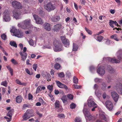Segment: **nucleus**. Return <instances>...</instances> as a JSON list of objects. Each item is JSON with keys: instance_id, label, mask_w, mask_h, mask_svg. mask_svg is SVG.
Masks as SVG:
<instances>
[{"instance_id": "393cba45", "label": "nucleus", "mask_w": 122, "mask_h": 122, "mask_svg": "<svg viewBox=\"0 0 122 122\" xmlns=\"http://www.w3.org/2000/svg\"><path fill=\"white\" fill-rule=\"evenodd\" d=\"M111 38L112 39H114L115 40L117 41H119L120 39L118 38V36L116 34H114L112 35L111 37Z\"/></svg>"}, {"instance_id": "052dcab7", "label": "nucleus", "mask_w": 122, "mask_h": 122, "mask_svg": "<svg viewBox=\"0 0 122 122\" xmlns=\"http://www.w3.org/2000/svg\"><path fill=\"white\" fill-rule=\"evenodd\" d=\"M30 29L29 30H27L26 31H25V33L26 34H30L31 32V29H32V28L30 29V28H29Z\"/></svg>"}, {"instance_id": "680f3d73", "label": "nucleus", "mask_w": 122, "mask_h": 122, "mask_svg": "<svg viewBox=\"0 0 122 122\" xmlns=\"http://www.w3.org/2000/svg\"><path fill=\"white\" fill-rule=\"evenodd\" d=\"M76 89H79L81 87V86L78 85H74Z\"/></svg>"}, {"instance_id": "9d476101", "label": "nucleus", "mask_w": 122, "mask_h": 122, "mask_svg": "<svg viewBox=\"0 0 122 122\" xmlns=\"http://www.w3.org/2000/svg\"><path fill=\"white\" fill-rule=\"evenodd\" d=\"M61 38L64 46L66 47H68L70 44L69 40L63 36H61Z\"/></svg>"}, {"instance_id": "4d7b16f0", "label": "nucleus", "mask_w": 122, "mask_h": 122, "mask_svg": "<svg viewBox=\"0 0 122 122\" xmlns=\"http://www.w3.org/2000/svg\"><path fill=\"white\" fill-rule=\"evenodd\" d=\"M95 93L96 95L98 97H99L101 95V94L98 92L97 91H95Z\"/></svg>"}, {"instance_id": "f8f14e48", "label": "nucleus", "mask_w": 122, "mask_h": 122, "mask_svg": "<svg viewBox=\"0 0 122 122\" xmlns=\"http://www.w3.org/2000/svg\"><path fill=\"white\" fill-rule=\"evenodd\" d=\"M13 16L16 19L21 18V13L19 11L14 10L13 12Z\"/></svg>"}, {"instance_id": "4be33fe9", "label": "nucleus", "mask_w": 122, "mask_h": 122, "mask_svg": "<svg viewBox=\"0 0 122 122\" xmlns=\"http://www.w3.org/2000/svg\"><path fill=\"white\" fill-rule=\"evenodd\" d=\"M107 70L108 72L111 73H113L115 72V70L109 65L107 66Z\"/></svg>"}, {"instance_id": "13d9d810", "label": "nucleus", "mask_w": 122, "mask_h": 122, "mask_svg": "<svg viewBox=\"0 0 122 122\" xmlns=\"http://www.w3.org/2000/svg\"><path fill=\"white\" fill-rule=\"evenodd\" d=\"M75 122H81V119L80 118L76 117L75 119Z\"/></svg>"}, {"instance_id": "2f4dec72", "label": "nucleus", "mask_w": 122, "mask_h": 122, "mask_svg": "<svg viewBox=\"0 0 122 122\" xmlns=\"http://www.w3.org/2000/svg\"><path fill=\"white\" fill-rule=\"evenodd\" d=\"M78 48V46L74 43L73 44V51H76Z\"/></svg>"}, {"instance_id": "338daca9", "label": "nucleus", "mask_w": 122, "mask_h": 122, "mask_svg": "<svg viewBox=\"0 0 122 122\" xmlns=\"http://www.w3.org/2000/svg\"><path fill=\"white\" fill-rule=\"evenodd\" d=\"M107 95L105 93H104L103 94V97L104 99H105L106 98Z\"/></svg>"}, {"instance_id": "6e6d98bb", "label": "nucleus", "mask_w": 122, "mask_h": 122, "mask_svg": "<svg viewBox=\"0 0 122 122\" xmlns=\"http://www.w3.org/2000/svg\"><path fill=\"white\" fill-rule=\"evenodd\" d=\"M4 118L6 119V120L8 122H10L11 120V118L9 117V118L6 116H5Z\"/></svg>"}, {"instance_id": "aec40b11", "label": "nucleus", "mask_w": 122, "mask_h": 122, "mask_svg": "<svg viewBox=\"0 0 122 122\" xmlns=\"http://www.w3.org/2000/svg\"><path fill=\"white\" fill-rule=\"evenodd\" d=\"M61 25L60 24H57L55 25L53 28V30L54 31H58L61 27Z\"/></svg>"}, {"instance_id": "09e8293b", "label": "nucleus", "mask_w": 122, "mask_h": 122, "mask_svg": "<svg viewBox=\"0 0 122 122\" xmlns=\"http://www.w3.org/2000/svg\"><path fill=\"white\" fill-rule=\"evenodd\" d=\"M85 29L86 31L88 33L90 34L91 35L92 34V32L91 31L89 30L86 27H85Z\"/></svg>"}, {"instance_id": "473e14b6", "label": "nucleus", "mask_w": 122, "mask_h": 122, "mask_svg": "<svg viewBox=\"0 0 122 122\" xmlns=\"http://www.w3.org/2000/svg\"><path fill=\"white\" fill-rule=\"evenodd\" d=\"M28 42L30 45L32 46H34V44L33 42V41L32 39H30L28 41Z\"/></svg>"}, {"instance_id": "37998d69", "label": "nucleus", "mask_w": 122, "mask_h": 122, "mask_svg": "<svg viewBox=\"0 0 122 122\" xmlns=\"http://www.w3.org/2000/svg\"><path fill=\"white\" fill-rule=\"evenodd\" d=\"M102 86L101 87L102 89L103 90H105L106 86L105 83L104 82L102 83Z\"/></svg>"}, {"instance_id": "de8ad7c7", "label": "nucleus", "mask_w": 122, "mask_h": 122, "mask_svg": "<svg viewBox=\"0 0 122 122\" xmlns=\"http://www.w3.org/2000/svg\"><path fill=\"white\" fill-rule=\"evenodd\" d=\"M76 106V105L74 103H72L70 105V107L71 109H73L75 108Z\"/></svg>"}, {"instance_id": "20e7f679", "label": "nucleus", "mask_w": 122, "mask_h": 122, "mask_svg": "<svg viewBox=\"0 0 122 122\" xmlns=\"http://www.w3.org/2000/svg\"><path fill=\"white\" fill-rule=\"evenodd\" d=\"M53 44L55 46V47L54 48V50L55 51H59L62 50V45L59 43V42L57 40H55L54 41Z\"/></svg>"}, {"instance_id": "c9c22d12", "label": "nucleus", "mask_w": 122, "mask_h": 122, "mask_svg": "<svg viewBox=\"0 0 122 122\" xmlns=\"http://www.w3.org/2000/svg\"><path fill=\"white\" fill-rule=\"evenodd\" d=\"M103 38V37L102 36H98L97 37V40L99 42H100L102 40Z\"/></svg>"}, {"instance_id": "5701e85b", "label": "nucleus", "mask_w": 122, "mask_h": 122, "mask_svg": "<svg viewBox=\"0 0 122 122\" xmlns=\"http://www.w3.org/2000/svg\"><path fill=\"white\" fill-rule=\"evenodd\" d=\"M60 19V17L59 16H56L53 17L51 18V20L54 22H56L59 20Z\"/></svg>"}, {"instance_id": "423d86ee", "label": "nucleus", "mask_w": 122, "mask_h": 122, "mask_svg": "<svg viewBox=\"0 0 122 122\" xmlns=\"http://www.w3.org/2000/svg\"><path fill=\"white\" fill-rule=\"evenodd\" d=\"M55 4H52L51 2L47 4L45 7V8L49 12L53 10L55 8Z\"/></svg>"}, {"instance_id": "4c0bfd02", "label": "nucleus", "mask_w": 122, "mask_h": 122, "mask_svg": "<svg viewBox=\"0 0 122 122\" xmlns=\"http://www.w3.org/2000/svg\"><path fill=\"white\" fill-rule=\"evenodd\" d=\"M7 81H4L2 82L1 84V85H3L5 87H6L7 85Z\"/></svg>"}, {"instance_id": "f03ea898", "label": "nucleus", "mask_w": 122, "mask_h": 122, "mask_svg": "<svg viewBox=\"0 0 122 122\" xmlns=\"http://www.w3.org/2000/svg\"><path fill=\"white\" fill-rule=\"evenodd\" d=\"M117 57L118 59H117L115 58H111L109 57H107V58L108 59L109 61L112 63H119L121 59H122V50L119 51L117 53Z\"/></svg>"}, {"instance_id": "7c9ffc66", "label": "nucleus", "mask_w": 122, "mask_h": 122, "mask_svg": "<svg viewBox=\"0 0 122 122\" xmlns=\"http://www.w3.org/2000/svg\"><path fill=\"white\" fill-rule=\"evenodd\" d=\"M33 111L31 109L27 110L26 112V113L29 114V115H31V114H33ZM33 115V116H34L33 115Z\"/></svg>"}, {"instance_id": "9b49d317", "label": "nucleus", "mask_w": 122, "mask_h": 122, "mask_svg": "<svg viewBox=\"0 0 122 122\" xmlns=\"http://www.w3.org/2000/svg\"><path fill=\"white\" fill-rule=\"evenodd\" d=\"M106 106L109 110H112L113 108V105L112 102L109 100H108L105 102Z\"/></svg>"}, {"instance_id": "a19ab883", "label": "nucleus", "mask_w": 122, "mask_h": 122, "mask_svg": "<svg viewBox=\"0 0 122 122\" xmlns=\"http://www.w3.org/2000/svg\"><path fill=\"white\" fill-rule=\"evenodd\" d=\"M110 22H109V25L112 28H114V26H113L114 21L110 20Z\"/></svg>"}, {"instance_id": "bf43d9fd", "label": "nucleus", "mask_w": 122, "mask_h": 122, "mask_svg": "<svg viewBox=\"0 0 122 122\" xmlns=\"http://www.w3.org/2000/svg\"><path fill=\"white\" fill-rule=\"evenodd\" d=\"M61 59L60 58H58L55 60V61L56 62H61Z\"/></svg>"}, {"instance_id": "a878e982", "label": "nucleus", "mask_w": 122, "mask_h": 122, "mask_svg": "<svg viewBox=\"0 0 122 122\" xmlns=\"http://www.w3.org/2000/svg\"><path fill=\"white\" fill-rule=\"evenodd\" d=\"M10 44L11 46L14 47L15 48L17 47V45L16 42L14 41H11L10 42Z\"/></svg>"}, {"instance_id": "c756f323", "label": "nucleus", "mask_w": 122, "mask_h": 122, "mask_svg": "<svg viewBox=\"0 0 122 122\" xmlns=\"http://www.w3.org/2000/svg\"><path fill=\"white\" fill-rule=\"evenodd\" d=\"M61 100L63 103H65L67 101V98L66 95H63L61 98Z\"/></svg>"}, {"instance_id": "f257e3e1", "label": "nucleus", "mask_w": 122, "mask_h": 122, "mask_svg": "<svg viewBox=\"0 0 122 122\" xmlns=\"http://www.w3.org/2000/svg\"><path fill=\"white\" fill-rule=\"evenodd\" d=\"M31 20L29 19L25 20L23 21L21 24H18V26L21 27V28L24 29H29V28H32V25H31Z\"/></svg>"}, {"instance_id": "5fc2aeb1", "label": "nucleus", "mask_w": 122, "mask_h": 122, "mask_svg": "<svg viewBox=\"0 0 122 122\" xmlns=\"http://www.w3.org/2000/svg\"><path fill=\"white\" fill-rule=\"evenodd\" d=\"M58 117L60 118H64V115L63 114H59L58 115Z\"/></svg>"}, {"instance_id": "39448f33", "label": "nucleus", "mask_w": 122, "mask_h": 122, "mask_svg": "<svg viewBox=\"0 0 122 122\" xmlns=\"http://www.w3.org/2000/svg\"><path fill=\"white\" fill-rule=\"evenodd\" d=\"M83 111L86 119L89 121L91 120L92 116L90 112L87 111V108L84 107Z\"/></svg>"}, {"instance_id": "412c9836", "label": "nucleus", "mask_w": 122, "mask_h": 122, "mask_svg": "<svg viewBox=\"0 0 122 122\" xmlns=\"http://www.w3.org/2000/svg\"><path fill=\"white\" fill-rule=\"evenodd\" d=\"M33 116V115H29L25 112L24 113L23 117V120L24 121L26 120Z\"/></svg>"}, {"instance_id": "69168bd1", "label": "nucleus", "mask_w": 122, "mask_h": 122, "mask_svg": "<svg viewBox=\"0 0 122 122\" xmlns=\"http://www.w3.org/2000/svg\"><path fill=\"white\" fill-rule=\"evenodd\" d=\"M33 97L32 95L29 94L28 95V99L29 100L31 99Z\"/></svg>"}, {"instance_id": "ea45409f", "label": "nucleus", "mask_w": 122, "mask_h": 122, "mask_svg": "<svg viewBox=\"0 0 122 122\" xmlns=\"http://www.w3.org/2000/svg\"><path fill=\"white\" fill-rule=\"evenodd\" d=\"M58 75L59 77L62 78L65 76V74L63 72H61L58 74Z\"/></svg>"}, {"instance_id": "a211bd4d", "label": "nucleus", "mask_w": 122, "mask_h": 122, "mask_svg": "<svg viewBox=\"0 0 122 122\" xmlns=\"http://www.w3.org/2000/svg\"><path fill=\"white\" fill-rule=\"evenodd\" d=\"M20 54L21 55L22 58V60L25 61L27 56V54L26 53H24L22 52H20Z\"/></svg>"}, {"instance_id": "bb28decb", "label": "nucleus", "mask_w": 122, "mask_h": 122, "mask_svg": "<svg viewBox=\"0 0 122 122\" xmlns=\"http://www.w3.org/2000/svg\"><path fill=\"white\" fill-rule=\"evenodd\" d=\"M15 82L17 84L20 85L26 86L27 85V83H21L20 81L18 79H16L15 80Z\"/></svg>"}, {"instance_id": "6ab92c4d", "label": "nucleus", "mask_w": 122, "mask_h": 122, "mask_svg": "<svg viewBox=\"0 0 122 122\" xmlns=\"http://www.w3.org/2000/svg\"><path fill=\"white\" fill-rule=\"evenodd\" d=\"M44 28L46 30L50 31L51 29L50 24L48 23H46L43 25Z\"/></svg>"}, {"instance_id": "dca6fc26", "label": "nucleus", "mask_w": 122, "mask_h": 122, "mask_svg": "<svg viewBox=\"0 0 122 122\" xmlns=\"http://www.w3.org/2000/svg\"><path fill=\"white\" fill-rule=\"evenodd\" d=\"M97 72L101 75H103L105 73V68L102 66H100L97 70Z\"/></svg>"}, {"instance_id": "4468645a", "label": "nucleus", "mask_w": 122, "mask_h": 122, "mask_svg": "<svg viewBox=\"0 0 122 122\" xmlns=\"http://www.w3.org/2000/svg\"><path fill=\"white\" fill-rule=\"evenodd\" d=\"M12 5L14 8L17 9L21 8L22 7L20 3L16 1H13Z\"/></svg>"}, {"instance_id": "79ce46f5", "label": "nucleus", "mask_w": 122, "mask_h": 122, "mask_svg": "<svg viewBox=\"0 0 122 122\" xmlns=\"http://www.w3.org/2000/svg\"><path fill=\"white\" fill-rule=\"evenodd\" d=\"M100 118L103 120H104L105 121H106V118L105 116L103 114H101L100 115Z\"/></svg>"}, {"instance_id": "774afa93", "label": "nucleus", "mask_w": 122, "mask_h": 122, "mask_svg": "<svg viewBox=\"0 0 122 122\" xmlns=\"http://www.w3.org/2000/svg\"><path fill=\"white\" fill-rule=\"evenodd\" d=\"M110 12L112 14H114L115 12V11L114 10L111 9L110 10Z\"/></svg>"}, {"instance_id": "72a5a7b5", "label": "nucleus", "mask_w": 122, "mask_h": 122, "mask_svg": "<svg viewBox=\"0 0 122 122\" xmlns=\"http://www.w3.org/2000/svg\"><path fill=\"white\" fill-rule=\"evenodd\" d=\"M73 82L75 84H77L78 82V80L77 78L75 76H74L73 77Z\"/></svg>"}, {"instance_id": "c85d7f7f", "label": "nucleus", "mask_w": 122, "mask_h": 122, "mask_svg": "<svg viewBox=\"0 0 122 122\" xmlns=\"http://www.w3.org/2000/svg\"><path fill=\"white\" fill-rule=\"evenodd\" d=\"M55 107L56 108H58L60 107V102L58 101H56L55 103Z\"/></svg>"}, {"instance_id": "6e6552de", "label": "nucleus", "mask_w": 122, "mask_h": 122, "mask_svg": "<svg viewBox=\"0 0 122 122\" xmlns=\"http://www.w3.org/2000/svg\"><path fill=\"white\" fill-rule=\"evenodd\" d=\"M87 105L88 107H92L96 105L97 104L95 102L94 100L92 97H90L87 100Z\"/></svg>"}, {"instance_id": "49530a36", "label": "nucleus", "mask_w": 122, "mask_h": 122, "mask_svg": "<svg viewBox=\"0 0 122 122\" xmlns=\"http://www.w3.org/2000/svg\"><path fill=\"white\" fill-rule=\"evenodd\" d=\"M11 61L12 63L14 65L17 64H18L17 61L15 60L14 58L12 59L11 60Z\"/></svg>"}, {"instance_id": "e433bc0d", "label": "nucleus", "mask_w": 122, "mask_h": 122, "mask_svg": "<svg viewBox=\"0 0 122 122\" xmlns=\"http://www.w3.org/2000/svg\"><path fill=\"white\" fill-rule=\"evenodd\" d=\"M99 87V86L97 84H95L93 87V89L95 91H97Z\"/></svg>"}, {"instance_id": "7ed1b4c3", "label": "nucleus", "mask_w": 122, "mask_h": 122, "mask_svg": "<svg viewBox=\"0 0 122 122\" xmlns=\"http://www.w3.org/2000/svg\"><path fill=\"white\" fill-rule=\"evenodd\" d=\"M10 32L13 36L19 38L22 37L23 36V32L22 31L15 28H13L11 29Z\"/></svg>"}, {"instance_id": "cd10ccee", "label": "nucleus", "mask_w": 122, "mask_h": 122, "mask_svg": "<svg viewBox=\"0 0 122 122\" xmlns=\"http://www.w3.org/2000/svg\"><path fill=\"white\" fill-rule=\"evenodd\" d=\"M13 113V110H11L9 111L7 114V116L12 118V114Z\"/></svg>"}, {"instance_id": "864d4df0", "label": "nucleus", "mask_w": 122, "mask_h": 122, "mask_svg": "<svg viewBox=\"0 0 122 122\" xmlns=\"http://www.w3.org/2000/svg\"><path fill=\"white\" fill-rule=\"evenodd\" d=\"M67 97L70 99L72 100L73 99V96L71 94H68L67 96Z\"/></svg>"}, {"instance_id": "f3484780", "label": "nucleus", "mask_w": 122, "mask_h": 122, "mask_svg": "<svg viewBox=\"0 0 122 122\" xmlns=\"http://www.w3.org/2000/svg\"><path fill=\"white\" fill-rule=\"evenodd\" d=\"M111 95L114 101L116 102H117L119 97L118 94L116 92H111Z\"/></svg>"}, {"instance_id": "58836bf2", "label": "nucleus", "mask_w": 122, "mask_h": 122, "mask_svg": "<svg viewBox=\"0 0 122 122\" xmlns=\"http://www.w3.org/2000/svg\"><path fill=\"white\" fill-rule=\"evenodd\" d=\"M95 82L96 83H99L102 81V80L101 79L96 78L94 80Z\"/></svg>"}, {"instance_id": "e2e57ef3", "label": "nucleus", "mask_w": 122, "mask_h": 122, "mask_svg": "<svg viewBox=\"0 0 122 122\" xmlns=\"http://www.w3.org/2000/svg\"><path fill=\"white\" fill-rule=\"evenodd\" d=\"M6 67L10 71V72L13 71V70L12 68H11V67L9 66H7Z\"/></svg>"}, {"instance_id": "0eeeda50", "label": "nucleus", "mask_w": 122, "mask_h": 122, "mask_svg": "<svg viewBox=\"0 0 122 122\" xmlns=\"http://www.w3.org/2000/svg\"><path fill=\"white\" fill-rule=\"evenodd\" d=\"M3 19L5 22H8L10 20V13L7 10H5L4 12Z\"/></svg>"}, {"instance_id": "a18cd8bd", "label": "nucleus", "mask_w": 122, "mask_h": 122, "mask_svg": "<svg viewBox=\"0 0 122 122\" xmlns=\"http://www.w3.org/2000/svg\"><path fill=\"white\" fill-rule=\"evenodd\" d=\"M41 86H39L36 89V93H38L40 91H41Z\"/></svg>"}, {"instance_id": "b1692460", "label": "nucleus", "mask_w": 122, "mask_h": 122, "mask_svg": "<svg viewBox=\"0 0 122 122\" xmlns=\"http://www.w3.org/2000/svg\"><path fill=\"white\" fill-rule=\"evenodd\" d=\"M22 97L20 96H17L16 98V102L19 103L22 101Z\"/></svg>"}, {"instance_id": "603ef678", "label": "nucleus", "mask_w": 122, "mask_h": 122, "mask_svg": "<svg viewBox=\"0 0 122 122\" xmlns=\"http://www.w3.org/2000/svg\"><path fill=\"white\" fill-rule=\"evenodd\" d=\"M47 88L50 90V92H52L53 90V87L52 85H48L47 86Z\"/></svg>"}, {"instance_id": "8fccbe9b", "label": "nucleus", "mask_w": 122, "mask_h": 122, "mask_svg": "<svg viewBox=\"0 0 122 122\" xmlns=\"http://www.w3.org/2000/svg\"><path fill=\"white\" fill-rule=\"evenodd\" d=\"M37 67V65L35 63L33 65V68L35 71H36V70Z\"/></svg>"}, {"instance_id": "2eb2a0df", "label": "nucleus", "mask_w": 122, "mask_h": 122, "mask_svg": "<svg viewBox=\"0 0 122 122\" xmlns=\"http://www.w3.org/2000/svg\"><path fill=\"white\" fill-rule=\"evenodd\" d=\"M33 17L37 23L41 24L43 23L42 19L38 16L36 15H34Z\"/></svg>"}, {"instance_id": "ddd939ff", "label": "nucleus", "mask_w": 122, "mask_h": 122, "mask_svg": "<svg viewBox=\"0 0 122 122\" xmlns=\"http://www.w3.org/2000/svg\"><path fill=\"white\" fill-rule=\"evenodd\" d=\"M56 82L57 85L59 88L64 89L66 90H67L68 89V88L66 85L62 83L60 81H56Z\"/></svg>"}, {"instance_id": "f704fd0d", "label": "nucleus", "mask_w": 122, "mask_h": 122, "mask_svg": "<svg viewBox=\"0 0 122 122\" xmlns=\"http://www.w3.org/2000/svg\"><path fill=\"white\" fill-rule=\"evenodd\" d=\"M54 67L55 69L58 70L60 68L61 66L59 64L56 63Z\"/></svg>"}, {"instance_id": "3c124183", "label": "nucleus", "mask_w": 122, "mask_h": 122, "mask_svg": "<svg viewBox=\"0 0 122 122\" xmlns=\"http://www.w3.org/2000/svg\"><path fill=\"white\" fill-rule=\"evenodd\" d=\"M25 70L26 72L28 74L30 75H32L33 73L32 72L30 73V71L28 69L26 68L25 69Z\"/></svg>"}, {"instance_id": "1a4fd4ad", "label": "nucleus", "mask_w": 122, "mask_h": 122, "mask_svg": "<svg viewBox=\"0 0 122 122\" xmlns=\"http://www.w3.org/2000/svg\"><path fill=\"white\" fill-rule=\"evenodd\" d=\"M114 88L119 93L122 94V85L121 83L119 82L117 83Z\"/></svg>"}, {"instance_id": "0e129e2a", "label": "nucleus", "mask_w": 122, "mask_h": 122, "mask_svg": "<svg viewBox=\"0 0 122 122\" xmlns=\"http://www.w3.org/2000/svg\"><path fill=\"white\" fill-rule=\"evenodd\" d=\"M104 32V30H102L101 31L98 32L97 33L95 34V35H98L103 33Z\"/></svg>"}, {"instance_id": "c03bdc74", "label": "nucleus", "mask_w": 122, "mask_h": 122, "mask_svg": "<svg viewBox=\"0 0 122 122\" xmlns=\"http://www.w3.org/2000/svg\"><path fill=\"white\" fill-rule=\"evenodd\" d=\"M1 38L4 40H5L6 38V36L4 34H2L1 35Z\"/></svg>"}]
</instances>
